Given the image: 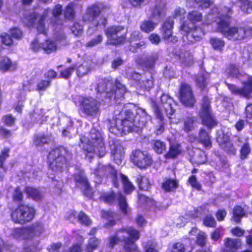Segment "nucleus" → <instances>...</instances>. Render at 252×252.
<instances>
[{
  "mask_svg": "<svg viewBox=\"0 0 252 252\" xmlns=\"http://www.w3.org/2000/svg\"><path fill=\"white\" fill-rule=\"evenodd\" d=\"M115 214L112 212H103L102 214V217L106 218L108 220V222L105 223L106 226L113 225L115 223L113 219L114 218Z\"/></svg>",
  "mask_w": 252,
  "mask_h": 252,
  "instance_id": "5fc2aeb1",
  "label": "nucleus"
},
{
  "mask_svg": "<svg viewBox=\"0 0 252 252\" xmlns=\"http://www.w3.org/2000/svg\"><path fill=\"white\" fill-rule=\"evenodd\" d=\"M194 155L192 157V160L194 162L201 164L205 162L206 161V156L205 153L200 149H196L194 152Z\"/></svg>",
  "mask_w": 252,
  "mask_h": 252,
  "instance_id": "c9c22d12",
  "label": "nucleus"
},
{
  "mask_svg": "<svg viewBox=\"0 0 252 252\" xmlns=\"http://www.w3.org/2000/svg\"><path fill=\"white\" fill-rule=\"evenodd\" d=\"M71 30L75 36H79L83 33V26L77 22H75L71 26Z\"/></svg>",
  "mask_w": 252,
  "mask_h": 252,
  "instance_id": "4d7b16f0",
  "label": "nucleus"
},
{
  "mask_svg": "<svg viewBox=\"0 0 252 252\" xmlns=\"http://www.w3.org/2000/svg\"><path fill=\"white\" fill-rule=\"evenodd\" d=\"M165 4L164 1L157 0L155 5L151 8L152 18L159 20L164 15Z\"/></svg>",
  "mask_w": 252,
  "mask_h": 252,
  "instance_id": "4be33fe9",
  "label": "nucleus"
},
{
  "mask_svg": "<svg viewBox=\"0 0 252 252\" xmlns=\"http://www.w3.org/2000/svg\"><path fill=\"white\" fill-rule=\"evenodd\" d=\"M179 58L185 65L189 66L192 63L193 56L189 51L181 53L179 55Z\"/></svg>",
  "mask_w": 252,
  "mask_h": 252,
  "instance_id": "a19ab883",
  "label": "nucleus"
},
{
  "mask_svg": "<svg viewBox=\"0 0 252 252\" xmlns=\"http://www.w3.org/2000/svg\"><path fill=\"white\" fill-rule=\"evenodd\" d=\"M109 143L113 160L118 165L121 164L125 157L124 148L120 143L114 140H110Z\"/></svg>",
  "mask_w": 252,
  "mask_h": 252,
  "instance_id": "f3484780",
  "label": "nucleus"
},
{
  "mask_svg": "<svg viewBox=\"0 0 252 252\" xmlns=\"http://www.w3.org/2000/svg\"><path fill=\"white\" fill-rule=\"evenodd\" d=\"M158 58L159 55L158 53H153L147 58L145 63V66L148 68H153L156 62L158 60Z\"/></svg>",
  "mask_w": 252,
  "mask_h": 252,
  "instance_id": "8fccbe9b",
  "label": "nucleus"
},
{
  "mask_svg": "<svg viewBox=\"0 0 252 252\" xmlns=\"http://www.w3.org/2000/svg\"><path fill=\"white\" fill-rule=\"evenodd\" d=\"M199 140L205 148H210L212 142L208 133L204 129H201L199 132Z\"/></svg>",
  "mask_w": 252,
  "mask_h": 252,
  "instance_id": "473e14b6",
  "label": "nucleus"
},
{
  "mask_svg": "<svg viewBox=\"0 0 252 252\" xmlns=\"http://www.w3.org/2000/svg\"><path fill=\"white\" fill-rule=\"evenodd\" d=\"M225 73L228 76L237 77L240 74V70L235 65L230 64L227 67Z\"/></svg>",
  "mask_w": 252,
  "mask_h": 252,
  "instance_id": "3c124183",
  "label": "nucleus"
},
{
  "mask_svg": "<svg viewBox=\"0 0 252 252\" xmlns=\"http://www.w3.org/2000/svg\"><path fill=\"white\" fill-rule=\"evenodd\" d=\"M233 214L234 220L236 222H239L241 218L245 216V212L241 207L238 206L234 208Z\"/></svg>",
  "mask_w": 252,
  "mask_h": 252,
  "instance_id": "09e8293b",
  "label": "nucleus"
},
{
  "mask_svg": "<svg viewBox=\"0 0 252 252\" xmlns=\"http://www.w3.org/2000/svg\"><path fill=\"white\" fill-rule=\"evenodd\" d=\"M199 116L202 119V123L207 127L212 128L216 125V122L212 114L210 100L206 96H204L202 100Z\"/></svg>",
  "mask_w": 252,
  "mask_h": 252,
  "instance_id": "9b49d317",
  "label": "nucleus"
},
{
  "mask_svg": "<svg viewBox=\"0 0 252 252\" xmlns=\"http://www.w3.org/2000/svg\"><path fill=\"white\" fill-rule=\"evenodd\" d=\"M152 145L153 149L158 154H161L166 150L165 144L160 140H153Z\"/></svg>",
  "mask_w": 252,
  "mask_h": 252,
  "instance_id": "79ce46f5",
  "label": "nucleus"
},
{
  "mask_svg": "<svg viewBox=\"0 0 252 252\" xmlns=\"http://www.w3.org/2000/svg\"><path fill=\"white\" fill-rule=\"evenodd\" d=\"M62 13V6L60 4H57L54 8L52 12V18L51 22L53 24L62 25L63 24V20L60 18Z\"/></svg>",
  "mask_w": 252,
  "mask_h": 252,
  "instance_id": "a878e982",
  "label": "nucleus"
},
{
  "mask_svg": "<svg viewBox=\"0 0 252 252\" xmlns=\"http://www.w3.org/2000/svg\"><path fill=\"white\" fill-rule=\"evenodd\" d=\"M95 90L97 93H105L106 96L109 98L114 96L116 101H118V99L123 97L126 92V87L119 81L116 80L114 86L112 82L108 79L100 80Z\"/></svg>",
  "mask_w": 252,
  "mask_h": 252,
  "instance_id": "39448f33",
  "label": "nucleus"
},
{
  "mask_svg": "<svg viewBox=\"0 0 252 252\" xmlns=\"http://www.w3.org/2000/svg\"><path fill=\"white\" fill-rule=\"evenodd\" d=\"M104 8L102 3L94 4L89 6L83 16L84 21L91 22L96 30L103 29L106 24V20L104 17L99 16L101 11Z\"/></svg>",
  "mask_w": 252,
  "mask_h": 252,
  "instance_id": "423d86ee",
  "label": "nucleus"
},
{
  "mask_svg": "<svg viewBox=\"0 0 252 252\" xmlns=\"http://www.w3.org/2000/svg\"><path fill=\"white\" fill-rule=\"evenodd\" d=\"M188 20L190 22L186 21L189 24H192L195 27L194 24L198 22H200L202 19V14L198 11H192L189 12L187 16Z\"/></svg>",
  "mask_w": 252,
  "mask_h": 252,
  "instance_id": "2f4dec72",
  "label": "nucleus"
},
{
  "mask_svg": "<svg viewBox=\"0 0 252 252\" xmlns=\"http://www.w3.org/2000/svg\"><path fill=\"white\" fill-rule=\"evenodd\" d=\"M246 143L242 146L240 151V156L241 159H245L250 153L251 148L248 142V139H245Z\"/></svg>",
  "mask_w": 252,
  "mask_h": 252,
  "instance_id": "864d4df0",
  "label": "nucleus"
},
{
  "mask_svg": "<svg viewBox=\"0 0 252 252\" xmlns=\"http://www.w3.org/2000/svg\"><path fill=\"white\" fill-rule=\"evenodd\" d=\"M131 158L134 164L140 168H146L152 163L151 157L146 151H133Z\"/></svg>",
  "mask_w": 252,
  "mask_h": 252,
  "instance_id": "ddd939ff",
  "label": "nucleus"
},
{
  "mask_svg": "<svg viewBox=\"0 0 252 252\" xmlns=\"http://www.w3.org/2000/svg\"><path fill=\"white\" fill-rule=\"evenodd\" d=\"M51 141H52V137L51 135L38 134L34 136L33 144L36 146L42 147L44 144L49 143Z\"/></svg>",
  "mask_w": 252,
  "mask_h": 252,
  "instance_id": "393cba45",
  "label": "nucleus"
},
{
  "mask_svg": "<svg viewBox=\"0 0 252 252\" xmlns=\"http://www.w3.org/2000/svg\"><path fill=\"white\" fill-rule=\"evenodd\" d=\"M180 31L183 35L182 39L185 44L194 43L203 34L201 29H197L192 24L189 25L187 21L180 23Z\"/></svg>",
  "mask_w": 252,
  "mask_h": 252,
  "instance_id": "6e6552de",
  "label": "nucleus"
},
{
  "mask_svg": "<svg viewBox=\"0 0 252 252\" xmlns=\"http://www.w3.org/2000/svg\"><path fill=\"white\" fill-rule=\"evenodd\" d=\"M194 118L192 117H188L184 122V129L185 131L188 132L193 128V124Z\"/></svg>",
  "mask_w": 252,
  "mask_h": 252,
  "instance_id": "680f3d73",
  "label": "nucleus"
},
{
  "mask_svg": "<svg viewBox=\"0 0 252 252\" xmlns=\"http://www.w3.org/2000/svg\"><path fill=\"white\" fill-rule=\"evenodd\" d=\"M188 183L193 188L197 190H200L201 189V186L197 181V179L194 175H192L189 178Z\"/></svg>",
  "mask_w": 252,
  "mask_h": 252,
  "instance_id": "0e129e2a",
  "label": "nucleus"
},
{
  "mask_svg": "<svg viewBox=\"0 0 252 252\" xmlns=\"http://www.w3.org/2000/svg\"><path fill=\"white\" fill-rule=\"evenodd\" d=\"M203 223L207 226L215 227L216 224L215 219L211 216H207L203 219Z\"/></svg>",
  "mask_w": 252,
  "mask_h": 252,
  "instance_id": "774afa93",
  "label": "nucleus"
},
{
  "mask_svg": "<svg viewBox=\"0 0 252 252\" xmlns=\"http://www.w3.org/2000/svg\"><path fill=\"white\" fill-rule=\"evenodd\" d=\"M124 30L122 26H112L107 28L105 34L108 37V43L116 45L123 43L126 39L125 36H119L118 34Z\"/></svg>",
  "mask_w": 252,
  "mask_h": 252,
  "instance_id": "2eb2a0df",
  "label": "nucleus"
},
{
  "mask_svg": "<svg viewBox=\"0 0 252 252\" xmlns=\"http://www.w3.org/2000/svg\"><path fill=\"white\" fill-rule=\"evenodd\" d=\"M75 4L71 3L69 4L64 10V18L68 20H73L74 18Z\"/></svg>",
  "mask_w": 252,
  "mask_h": 252,
  "instance_id": "37998d69",
  "label": "nucleus"
},
{
  "mask_svg": "<svg viewBox=\"0 0 252 252\" xmlns=\"http://www.w3.org/2000/svg\"><path fill=\"white\" fill-rule=\"evenodd\" d=\"M74 179L76 186L82 189L85 195L89 197H92V189L85 175L84 171L81 169H77L74 174Z\"/></svg>",
  "mask_w": 252,
  "mask_h": 252,
  "instance_id": "4468645a",
  "label": "nucleus"
},
{
  "mask_svg": "<svg viewBox=\"0 0 252 252\" xmlns=\"http://www.w3.org/2000/svg\"><path fill=\"white\" fill-rule=\"evenodd\" d=\"M139 238V232L135 229L132 227L123 228L118 231L116 236L110 238L109 245L113 247L117 242L123 241L126 251H134L137 249L134 243Z\"/></svg>",
  "mask_w": 252,
  "mask_h": 252,
  "instance_id": "20e7f679",
  "label": "nucleus"
},
{
  "mask_svg": "<svg viewBox=\"0 0 252 252\" xmlns=\"http://www.w3.org/2000/svg\"><path fill=\"white\" fill-rule=\"evenodd\" d=\"M81 144L80 147L83 149L86 158L91 160L94 155L99 158L104 156L106 153L103 138L101 132L95 128H92L90 131L88 140L86 141L85 136L80 137Z\"/></svg>",
  "mask_w": 252,
  "mask_h": 252,
  "instance_id": "7ed1b4c3",
  "label": "nucleus"
},
{
  "mask_svg": "<svg viewBox=\"0 0 252 252\" xmlns=\"http://www.w3.org/2000/svg\"><path fill=\"white\" fill-rule=\"evenodd\" d=\"M241 2V9L245 13H250L252 11V5L249 0H239Z\"/></svg>",
  "mask_w": 252,
  "mask_h": 252,
  "instance_id": "6e6d98bb",
  "label": "nucleus"
},
{
  "mask_svg": "<svg viewBox=\"0 0 252 252\" xmlns=\"http://www.w3.org/2000/svg\"><path fill=\"white\" fill-rule=\"evenodd\" d=\"M174 21L173 18L168 17L166 19L162 27V32L163 37L168 42L173 43H176L178 41L176 36L172 35V29L173 27Z\"/></svg>",
  "mask_w": 252,
  "mask_h": 252,
  "instance_id": "412c9836",
  "label": "nucleus"
},
{
  "mask_svg": "<svg viewBox=\"0 0 252 252\" xmlns=\"http://www.w3.org/2000/svg\"><path fill=\"white\" fill-rule=\"evenodd\" d=\"M103 39L102 36L101 35H98L95 36L94 38L92 39L90 41H89L86 44L87 47H93L94 46H96L102 42Z\"/></svg>",
  "mask_w": 252,
  "mask_h": 252,
  "instance_id": "052dcab7",
  "label": "nucleus"
},
{
  "mask_svg": "<svg viewBox=\"0 0 252 252\" xmlns=\"http://www.w3.org/2000/svg\"><path fill=\"white\" fill-rule=\"evenodd\" d=\"M111 165H104L102 164H99L97 168L95 170L94 174L95 176L99 177H103L106 176L107 174V170H111Z\"/></svg>",
  "mask_w": 252,
  "mask_h": 252,
  "instance_id": "de8ad7c7",
  "label": "nucleus"
},
{
  "mask_svg": "<svg viewBox=\"0 0 252 252\" xmlns=\"http://www.w3.org/2000/svg\"><path fill=\"white\" fill-rule=\"evenodd\" d=\"M115 117L109 121L108 126L109 131L117 136L126 134L132 131L136 122V126L142 127L150 119V117L142 109L137 110L136 117L129 110L120 113L115 111Z\"/></svg>",
  "mask_w": 252,
  "mask_h": 252,
  "instance_id": "f03ea898",
  "label": "nucleus"
},
{
  "mask_svg": "<svg viewBox=\"0 0 252 252\" xmlns=\"http://www.w3.org/2000/svg\"><path fill=\"white\" fill-rule=\"evenodd\" d=\"M157 24L150 20L143 21L140 25V29L144 32L149 33L154 30Z\"/></svg>",
  "mask_w": 252,
  "mask_h": 252,
  "instance_id": "4c0bfd02",
  "label": "nucleus"
},
{
  "mask_svg": "<svg viewBox=\"0 0 252 252\" xmlns=\"http://www.w3.org/2000/svg\"><path fill=\"white\" fill-rule=\"evenodd\" d=\"M78 221H80L82 224L86 225H89L91 223V221L89 218L84 213L81 212L77 216Z\"/></svg>",
  "mask_w": 252,
  "mask_h": 252,
  "instance_id": "13d9d810",
  "label": "nucleus"
},
{
  "mask_svg": "<svg viewBox=\"0 0 252 252\" xmlns=\"http://www.w3.org/2000/svg\"><path fill=\"white\" fill-rule=\"evenodd\" d=\"M90 71V65L87 62H84L76 68V74L78 77H82L86 75Z\"/></svg>",
  "mask_w": 252,
  "mask_h": 252,
  "instance_id": "58836bf2",
  "label": "nucleus"
},
{
  "mask_svg": "<svg viewBox=\"0 0 252 252\" xmlns=\"http://www.w3.org/2000/svg\"><path fill=\"white\" fill-rule=\"evenodd\" d=\"M71 158V154L63 147L52 150L49 154L50 167L53 170H61Z\"/></svg>",
  "mask_w": 252,
  "mask_h": 252,
  "instance_id": "0eeeda50",
  "label": "nucleus"
},
{
  "mask_svg": "<svg viewBox=\"0 0 252 252\" xmlns=\"http://www.w3.org/2000/svg\"><path fill=\"white\" fill-rule=\"evenodd\" d=\"M173 100L172 98L167 94H163L161 97L158 106H155L154 108L155 113L157 118L161 122L163 120V116L162 112V108L164 110L165 113L170 119H172V116L175 112L173 107Z\"/></svg>",
  "mask_w": 252,
  "mask_h": 252,
  "instance_id": "1a4fd4ad",
  "label": "nucleus"
},
{
  "mask_svg": "<svg viewBox=\"0 0 252 252\" xmlns=\"http://www.w3.org/2000/svg\"><path fill=\"white\" fill-rule=\"evenodd\" d=\"M232 14L230 8L223 6L222 8L215 7L207 16V24L213 20L217 26L218 32L222 33L224 37L233 41L244 39L247 34L252 33V29H246L241 27H230V18Z\"/></svg>",
  "mask_w": 252,
  "mask_h": 252,
  "instance_id": "f257e3e1",
  "label": "nucleus"
},
{
  "mask_svg": "<svg viewBox=\"0 0 252 252\" xmlns=\"http://www.w3.org/2000/svg\"><path fill=\"white\" fill-rule=\"evenodd\" d=\"M181 152V146L177 143L170 144L169 150L166 155L167 158H174L179 155Z\"/></svg>",
  "mask_w": 252,
  "mask_h": 252,
  "instance_id": "72a5a7b5",
  "label": "nucleus"
},
{
  "mask_svg": "<svg viewBox=\"0 0 252 252\" xmlns=\"http://www.w3.org/2000/svg\"><path fill=\"white\" fill-rule=\"evenodd\" d=\"M50 12V10L49 9H44L40 15L34 12L27 16H25L23 20V22L28 27L32 26L33 24L36 23L37 31L40 33L46 34V30L45 28L44 21Z\"/></svg>",
  "mask_w": 252,
  "mask_h": 252,
  "instance_id": "9d476101",
  "label": "nucleus"
},
{
  "mask_svg": "<svg viewBox=\"0 0 252 252\" xmlns=\"http://www.w3.org/2000/svg\"><path fill=\"white\" fill-rule=\"evenodd\" d=\"M137 182L140 189L147 190L150 187V183L148 179L145 176L138 175L137 177Z\"/></svg>",
  "mask_w": 252,
  "mask_h": 252,
  "instance_id": "c03bdc74",
  "label": "nucleus"
},
{
  "mask_svg": "<svg viewBox=\"0 0 252 252\" xmlns=\"http://www.w3.org/2000/svg\"><path fill=\"white\" fill-rule=\"evenodd\" d=\"M178 182L175 179H166L162 183V188L166 191H173L178 187Z\"/></svg>",
  "mask_w": 252,
  "mask_h": 252,
  "instance_id": "7c9ffc66",
  "label": "nucleus"
},
{
  "mask_svg": "<svg viewBox=\"0 0 252 252\" xmlns=\"http://www.w3.org/2000/svg\"><path fill=\"white\" fill-rule=\"evenodd\" d=\"M210 43L214 50L219 51H222L225 46L224 41L217 37H212L210 40Z\"/></svg>",
  "mask_w": 252,
  "mask_h": 252,
  "instance_id": "e433bc0d",
  "label": "nucleus"
},
{
  "mask_svg": "<svg viewBox=\"0 0 252 252\" xmlns=\"http://www.w3.org/2000/svg\"><path fill=\"white\" fill-rule=\"evenodd\" d=\"M225 151L232 154H235L236 151V149L234 147L232 142L229 141V142L223 144L220 146Z\"/></svg>",
  "mask_w": 252,
  "mask_h": 252,
  "instance_id": "69168bd1",
  "label": "nucleus"
},
{
  "mask_svg": "<svg viewBox=\"0 0 252 252\" xmlns=\"http://www.w3.org/2000/svg\"><path fill=\"white\" fill-rule=\"evenodd\" d=\"M16 64L12 63L9 59L3 57H0V70L2 71L13 70L16 68Z\"/></svg>",
  "mask_w": 252,
  "mask_h": 252,
  "instance_id": "c85d7f7f",
  "label": "nucleus"
},
{
  "mask_svg": "<svg viewBox=\"0 0 252 252\" xmlns=\"http://www.w3.org/2000/svg\"><path fill=\"white\" fill-rule=\"evenodd\" d=\"M226 84L233 94L247 98H249L251 97V94L252 92V78L245 83L242 88H238L234 85L227 83Z\"/></svg>",
  "mask_w": 252,
  "mask_h": 252,
  "instance_id": "aec40b11",
  "label": "nucleus"
},
{
  "mask_svg": "<svg viewBox=\"0 0 252 252\" xmlns=\"http://www.w3.org/2000/svg\"><path fill=\"white\" fill-rule=\"evenodd\" d=\"M121 179L123 184L124 190L126 194L130 193L134 189L133 185L130 182L128 178L122 174L119 175V178Z\"/></svg>",
  "mask_w": 252,
  "mask_h": 252,
  "instance_id": "f704fd0d",
  "label": "nucleus"
},
{
  "mask_svg": "<svg viewBox=\"0 0 252 252\" xmlns=\"http://www.w3.org/2000/svg\"><path fill=\"white\" fill-rule=\"evenodd\" d=\"M101 198L105 202L108 203H112L115 201V200H117L122 213L124 214L127 213V204L125 197L121 193L117 194L114 192L105 193L101 196Z\"/></svg>",
  "mask_w": 252,
  "mask_h": 252,
  "instance_id": "dca6fc26",
  "label": "nucleus"
},
{
  "mask_svg": "<svg viewBox=\"0 0 252 252\" xmlns=\"http://www.w3.org/2000/svg\"><path fill=\"white\" fill-rule=\"evenodd\" d=\"M77 132V130L75 128L72 127L71 126H67L65 129H63V135L64 136L68 137L71 138L74 136Z\"/></svg>",
  "mask_w": 252,
  "mask_h": 252,
  "instance_id": "338daca9",
  "label": "nucleus"
},
{
  "mask_svg": "<svg viewBox=\"0 0 252 252\" xmlns=\"http://www.w3.org/2000/svg\"><path fill=\"white\" fill-rule=\"evenodd\" d=\"M180 99L187 106H192L195 99L190 87L187 84H182L180 89Z\"/></svg>",
  "mask_w": 252,
  "mask_h": 252,
  "instance_id": "a211bd4d",
  "label": "nucleus"
},
{
  "mask_svg": "<svg viewBox=\"0 0 252 252\" xmlns=\"http://www.w3.org/2000/svg\"><path fill=\"white\" fill-rule=\"evenodd\" d=\"M142 37L140 32L138 31H133L131 33L128 41L130 43V50L133 52H136V48H141L145 45V43L143 41L137 42L140 40Z\"/></svg>",
  "mask_w": 252,
  "mask_h": 252,
  "instance_id": "5701e85b",
  "label": "nucleus"
},
{
  "mask_svg": "<svg viewBox=\"0 0 252 252\" xmlns=\"http://www.w3.org/2000/svg\"><path fill=\"white\" fill-rule=\"evenodd\" d=\"M240 246V239L226 238L224 240L223 252H237Z\"/></svg>",
  "mask_w": 252,
  "mask_h": 252,
  "instance_id": "b1692460",
  "label": "nucleus"
},
{
  "mask_svg": "<svg viewBox=\"0 0 252 252\" xmlns=\"http://www.w3.org/2000/svg\"><path fill=\"white\" fill-rule=\"evenodd\" d=\"M25 192L29 197L34 200H40L43 197V191L38 189L28 187L25 189Z\"/></svg>",
  "mask_w": 252,
  "mask_h": 252,
  "instance_id": "cd10ccee",
  "label": "nucleus"
},
{
  "mask_svg": "<svg viewBox=\"0 0 252 252\" xmlns=\"http://www.w3.org/2000/svg\"><path fill=\"white\" fill-rule=\"evenodd\" d=\"M13 199L14 201L21 202L23 199V195L22 190L19 187H17L14 189L12 195Z\"/></svg>",
  "mask_w": 252,
  "mask_h": 252,
  "instance_id": "bf43d9fd",
  "label": "nucleus"
},
{
  "mask_svg": "<svg viewBox=\"0 0 252 252\" xmlns=\"http://www.w3.org/2000/svg\"><path fill=\"white\" fill-rule=\"evenodd\" d=\"M191 2H194L195 4H193V6H198L202 8H207L210 5L211 3L210 0H189V5L190 3Z\"/></svg>",
  "mask_w": 252,
  "mask_h": 252,
  "instance_id": "603ef678",
  "label": "nucleus"
},
{
  "mask_svg": "<svg viewBox=\"0 0 252 252\" xmlns=\"http://www.w3.org/2000/svg\"><path fill=\"white\" fill-rule=\"evenodd\" d=\"M80 103L84 113L88 116H94L99 110L98 102L92 97H83Z\"/></svg>",
  "mask_w": 252,
  "mask_h": 252,
  "instance_id": "6ab92c4d",
  "label": "nucleus"
},
{
  "mask_svg": "<svg viewBox=\"0 0 252 252\" xmlns=\"http://www.w3.org/2000/svg\"><path fill=\"white\" fill-rule=\"evenodd\" d=\"M23 213L22 205H21L12 212L11 214L12 220L15 223H25Z\"/></svg>",
  "mask_w": 252,
  "mask_h": 252,
  "instance_id": "c756f323",
  "label": "nucleus"
},
{
  "mask_svg": "<svg viewBox=\"0 0 252 252\" xmlns=\"http://www.w3.org/2000/svg\"><path fill=\"white\" fill-rule=\"evenodd\" d=\"M111 170H107L106 177H110L112 179L113 184L116 188H118L119 184L118 182L119 178V175L117 174V172L116 169L111 165Z\"/></svg>",
  "mask_w": 252,
  "mask_h": 252,
  "instance_id": "49530a36",
  "label": "nucleus"
},
{
  "mask_svg": "<svg viewBox=\"0 0 252 252\" xmlns=\"http://www.w3.org/2000/svg\"><path fill=\"white\" fill-rule=\"evenodd\" d=\"M42 226L39 224L33 225L27 228H15L12 233V236L19 240L29 239L32 238L35 234L41 232Z\"/></svg>",
  "mask_w": 252,
  "mask_h": 252,
  "instance_id": "f8f14e48",
  "label": "nucleus"
},
{
  "mask_svg": "<svg viewBox=\"0 0 252 252\" xmlns=\"http://www.w3.org/2000/svg\"><path fill=\"white\" fill-rule=\"evenodd\" d=\"M50 85V81L42 80L38 83L36 89L38 91H43L49 87Z\"/></svg>",
  "mask_w": 252,
  "mask_h": 252,
  "instance_id": "e2e57ef3",
  "label": "nucleus"
},
{
  "mask_svg": "<svg viewBox=\"0 0 252 252\" xmlns=\"http://www.w3.org/2000/svg\"><path fill=\"white\" fill-rule=\"evenodd\" d=\"M9 149H4L2 151L1 154L0 155V181H2L4 175L3 172L4 169L2 167V164L5 159L8 157Z\"/></svg>",
  "mask_w": 252,
  "mask_h": 252,
  "instance_id": "a18cd8bd",
  "label": "nucleus"
},
{
  "mask_svg": "<svg viewBox=\"0 0 252 252\" xmlns=\"http://www.w3.org/2000/svg\"><path fill=\"white\" fill-rule=\"evenodd\" d=\"M42 49L47 54L54 52L57 48L56 42L51 40H47L45 43L42 44Z\"/></svg>",
  "mask_w": 252,
  "mask_h": 252,
  "instance_id": "ea45409f",
  "label": "nucleus"
},
{
  "mask_svg": "<svg viewBox=\"0 0 252 252\" xmlns=\"http://www.w3.org/2000/svg\"><path fill=\"white\" fill-rule=\"evenodd\" d=\"M24 222L32 220L34 217L35 211L34 209L28 205H22Z\"/></svg>",
  "mask_w": 252,
  "mask_h": 252,
  "instance_id": "bb28decb",
  "label": "nucleus"
}]
</instances>
